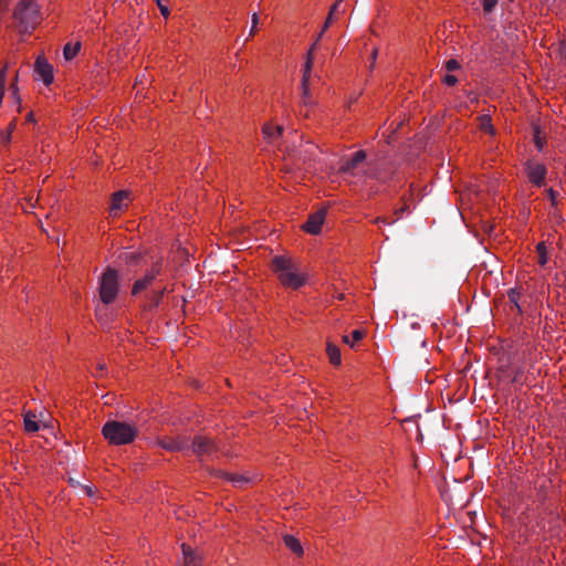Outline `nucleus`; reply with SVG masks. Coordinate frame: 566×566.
<instances>
[{
	"mask_svg": "<svg viewBox=\"0 0 566 566\" xmlns=\"http://www.w3.org/2000/svg\"><path fill=\"white\" fill-rule=\"evenodd\" d=\"M251 22H252V27H251V30H250V36H254L255 33H256V30H258V24H259V15H258V13H253L252 14Z\"/></svg>",
	"mask_w": 566,
	"mask_h": 566,
	"instance_id": "27",
	"label": "nucleus"
},
{
	"mask_svg": "<svg viewBox=\"0 0 566 566\" xmlns=\"http://www.w3.org/2000/svg\"><path fill=\"white\" fill-rule=\"evenodd\" d=\"M479 128L490 135L494 134V128L491 122V117L483 115L479 117Z\"/></svg>",
	"mask_w": 566,
	"mask_h": 566,
	"instance_id": "22",
	"label": "nucleus"
},
{
	"mask_svg": "<svg viewBox=\"0 0 566 566\" xmlns=\"http://www.w3.org/2000/svg\"><path fill=\"white\" fill-rule=\"evenodd\" d=\"M11 88H12V95H13L15 102H17V105H18V113H20L21 112V99H20V96H19V93H18V87L15 86V84H13L11 86Z\"/></svg>",
	"mask_w": 566,
	"mask_h": 566,
	"instance_id": "30",
	"label": "nucleus"
},
{
	"mask_svg": "<svg viewBox=\"0 0 566 566\" xmlns=\"http://www.w3.org/2000/svg\"><path fill=\"white\" fill-rule=\"evenodd\" d=\"M525 174L530 182L534 186L542 187L545 185L547 169L543 164L535 160L526 161Z\"/></svg>",
	"mask_w": 566,
	"mask_h": 566,
	"instance_id": "7",
	"label": "nucleus"
},
{
	"mask_svg": "<svg viewBox=\"0 0 566 566\" xmlns=\"http://www.w3.org/2000/svg\"><path fill=\"white\" fill-rule=\"evenodd\" d=\"M161 271V260H157L153 263V266L144 277L137 280L133 286V294H137L148 287L151 282L157 277Z\"/></svg>",
	"mask_w": 566,
	"mask_h": 566,
	"instance_id": "9",
	"label": "nucleus"
},
{
	"mask_svg": "<svg viewBox=\"0 0 566 566\" xmlns=\"http://www.w3.org/2000/svg\"><path fill=\"white\" fill-rule=\"evenodd\" d=\"M518 298H520V292L517 290H511L509 292V300H510V302L513 303L518 311H521L520 305L517 303Z\"/></svg>",
	"mask_w": 566,
	"mask_h": 566,
	"instance_id": "26",
	"label": "nucleus"
},
{
	"mask_svg": "<svg viewBox=\"0 0 566 566\" xmlns=\"http://www.w3.org/2000/svg\"><path fill=\"white\" fill-rule=\"evenodd\" d=\"M17 128V118H13L6 129L0 132V140L2 144L8 145L11 142L12 133Z\"/></svg>",
	"mask_w": 566,
	"mask_h": 566,
	"instance_id": "18",
	"label": "nucleus"
},
{
	"mask_svg": "<svg viewBox=\"0 0 566 566\" xmlns=\"http://www.w3.org/2000/svg\"><path fill=\"white\" fill-rule=\"evenodd\" d=\"M536 251H537V254H538V264L541 266L546 265V263L548 261V255H547V249H546L545 243L544 242H539L536 245Z\"/></svg>",
	"mask_w": 566,
	"mask_h": 566,
	"instance_id": "23",
	"label": "nucleus"
},
{
	"mask_svg": "<svg viewBox=\"0 0 566 566\" xmlns=\"http://www.w3.org/2000/svg\"><path fill=\"white\" fill-rule=\"evenodd\" d=\"M128 201L129 192L122 190L114 193L111 201V213L114 217L117 216L124 208L128 206Z\"/></svg>",
	"mask_w": 566,
	"mask_h": 566,
	"instance_id": "13",
	"label": "nucleus"
},
{
	"mask_svg": "<svg viewBox=\"0 0 566 566\" xmlns=\"http://www.w3.org/2000/svg\"><path fill=\"white\" fill-rule=\"evenodd\" d=\"M343 0H337L329 9V12L327 14V18L324 22V25L322 28V31L317 35L315 42L312 44L310 50L306 54V61L303 70V77H302V97H303V104L305 106L312 105V99L310 96V87L308 82L311 77V72L314 63V51L316 50L318 42L321 41L324 32L329 28V25L338 19V15L340 13H344L345 10L342 8Z\"/></svg>",
	"mask_w": 566,
	"mask_h": 566,
	"instance_id": "1",
	"label": "nucleus"
},
{
	"mask_svg": "<svg viewBox=\"0 0 566 566\" xmlns=\"http://www.w3.org/2000/svg\"><path fill=\"white\" fill-rule=\"evenodd\" d=\"M304 116H305V117H308V116H310L308 111H306V112L304 113Z\"/></svg>",
	"mask_w": 566,
	"mask_h": 566,
	"instance_id": "40",
	"label": "nucleus"
},
{
	"mask_svg": "<svg viewBox=\"0 0 566 566\" xmlns=\"http://www.w3.org/2000/svg\"><path fill=\"white\" fill-rule=\"evenodd\" d=\"M442 82H443L444 84L449 85V86H452V85H454V84L458 82V80H457V77H455V76H453V75L446 74V75L443 76V78H442Z\"/></svg>",
	"mask_w": 566,
	"mask_h": 566,
	"instance_id": "31",
	"label": "nucleus"
},
{
	"mask_svg": "<svg viewBox=\"0 0 566 566\" xmlns=\"http://www.w3.org/2000/svg\"><path fill=\"white\" fill-rule=\"evenodd\" d=\"M135 253L134 252H125V259L126 260H130L132 258H134Z\"/></svg>",
	"mask_w": 566,
	"mask_h": 566,
	"instance_id": "37",
	"label": "nucleus"
},
{
	"mask_svg": "<svg viewBox=\"0 0 566 566\" xmlns=\"http://www.w3.org/2000/svg\"><path fill=\"white\" fill-rule=\"evenodd\" d=\"M376 57H377V51L374 49L371 52V65H374Z\"/></svg>",
	"mask_w": 566,
	"mask_h": 566,
	"instance_id": "36",
	"label": "nucleus"
},
{
	"mask_svg": "<svg viewBox=\"0 0 566 566\" xmlns=\"http://www.w3.org/2000/svg\"><path fill=\"white\" fill-rule=\"evenodd\" d=\"M80 49L81 44L78 42L74 44L67 43L63 49L65 60H72L73 57H75Z\"/></svg>",
	"mask_w": 566,
	"mask_h": 566,
	"instance_id": "21",
	"label": "nucleus"
},
{
	"mask_svg": "<svg viewBox=\"0 0 566 566\" xmlns=\"http://www.w3.org/2000/svg\"><path fill=\"white\" fill-rule=\"evenodd\" d=\"M446 69L450 72L455 71V70L460 69V64L457 60L451 59L446 62Z\"/></svg>",
	"mask_w": 566,
	"mask_h": 566,
	"instance_id": "29",
	"label": "nucleus"
},
{
	"mask_svg": "<svg viewBox=\"0 0 566 566\" xmlns=\"http://www.w3.org/2000/svg\"><path fill=\"white\" fill-rule=\"evenodd\" d=\"M118 294V276L114 270H106L99 281V298L104 305L115 301Z\"/></svg>",
	"mask_w": 566,
	"mask_h": 566,
	"instance_id": "6",
	"label": "nucleus"
},
{
	"mask_svg": "<svg viewBox=\"0 0 566 566\" xmlns=\"http://www.w3.org/2000/svg\"><path fill=\"white\" fill-rule=\"evenodd\" d=\"M156 3L158 6V9L161 13V15L167 19L170 14V10L168 7L169 1L168 0H156Z\"/></svg>",
	"mask_w": 566,
	"mask_h": 566,
	"instance_id": "25",
	"label": "nucleus"
},
{
	"mask_svg": "<svg viewBox=\"0 0 566 566\" xmlns=\"http://www.w3.org/2000/svg\"><path fill=\"white\" fill-rule=\"evenodd\" d=\"M161 446L170 451H180L186 449V444L180 440H171L169 442H163Z\"/></svg>",
	"mask_w": 566,
	"mask_h": 566,
	"instance_id": "24",
	"label": "nucleus"
},
{
	"mask_svg": "<svg viewBox=\"0 0 566 566\" xmlns=\"http://www.w3.org/2000/svg\"><path fill=\"white\" fill-rule=\"evenodd\" d=\"M34 72L38 76V80L42 81L45 85L53 83V67L44 56L40 55L36 57L34 63Z\"/></svg>",
	"mask_w": 566,
	"mask_h": 566,
	"instance_id": "8",
	"label": "nucleus"
},
{
	"mask_svg": "<svg viewBox=\"0 0 566 566\" xmlns=\"http://www.w3.org/2000/svg\"><path fill=\"white\" fill-rule=\"evenodd\" d=\"M102 433L111 444L123 446L135 440L138 428L133 423L113 420L103 426Z\"/></svg>",
	"mask_w": 566,
	"mask_h": 566,
	"instance_id": "5",
	"label": "nucleus"
},
{
	"mask_svg": "<svg viewBox=\"0 0 566 566\" xmlns=\"http://www.w3.org/2000/svg\"><path fill=\"white\" fill-rule=\"evenodd\" d=\"M165 293V290H161L159 292H157L155 295H154V305H158L159 302H160V298L163 296V294Z\"/></svg>",
	"mask_w": 566,
	"mask_h": 566,
	"instance_id": "32",
	"label": "nucleus"
},
{
	"mask_svg": "<svg viewBox=\"0 0 566 566\" xmlns=\"http://www.w3.org/2000/svg\"><path fill=\"white\" fill-rule=\"evenodd\" d=\"M213 450V442L206 437H198L192 442V451L198 455L210 454Z\"/></svg>",
	"mask_w": 566,
	"mask_h": 566,
	"instance_id": "14",
	"label": "nucleus"
},
{
	"mask_svg": "<svg viewBox=\"0 0 566 566\" xmlns=\"http://www.w3.org/2000/svg\"><path fill=\"white\" fill-rule=\"evenodd\" d=\"M24 429L28 432H36L40 429V426L36 421V416L32 412H28L24 416Z\"/></svg>",
	"mask_w": 566,
	"mask_h": 566,
	"instance_id": "19",
	"label": "nucleus"
},
{
	"mask_svg": "<svg viewBox=\"0 0 566 566\" xmlns=\"http://www.w3.org/2000/svg\"><path fill=\"white\" fill-rule=\"evenodd\" d=\"M365 336V333L360 329H355L352 332V334L348 336V335H345L343 337V340L344 343L348 344L350 347H354V345L361 340Z\"/></svg>",
	"mask_w": 566,
	"mask_h": 566,
	"instance_id": "20",
	"label": "nucleus"
},
{
	"mask_svg": "<svg viewBox=\"0 0 566 566\" xmlns=\"http://www.w3.org/2000/svg\"><path fill=\"white\" fill-rule=\"evenodd\" d=\"M182 559L180 566H201V556L187 544L181 545Z\"/></svg>",
	"mask_w": 566,
	"mask_h": 566,
	"instance_id": "12",
	"label": "nucleus"
},
{
	"mask_svg": "<svg viewBox=\"0 0 566 566\" xmlns=\"http://www.w3.org/2000/svg\"><path fill=\"white\" fill-rule=\"evenodd\" d=\"M380 221L382 222L384 220L380 219V218H376V220H375V222H377V223L380 222Z\"/></svg>",
	"mask_w": 566,
	"mask_h": 566,
	"instance_id": "39",
	"label": "nucleus"
},
{
	"mask_svg": "<svg viewBox=\"0 0 566 566\" xmlns=\"http://www.w3.org/2000/svg\"><path fill=\"white\" fill-rule=\"evenodd\" d=\"M25 120L29 122V123H33L34 122V115L32 112H30L27 117H25Z\"/></svg>",
	"mask_w": 566,
	"mask_h": 566,
	"instance_id": "35",
	"label": "nucleus"
},
{
	"mask_svg": "<svg viewBox=\"0 0 566 566\" xmlns=\"http://www.w3.org/2000/svg\"><path fill=\"white\" fill-rule=\"evenodd\" d=\"M497 0H483L484 12H491L496 6Z\"/></svg>",
	"mask_w": 566,
	"mask_h": 566,
	"instance_id": "28",
	"label": "nucleus"
},
{
	"mask_svg": "<svg viewBox=\"0 0 566 566\" xmlns=\"http://www.w3.org/2000/svg\"><path fill=\"white\" fill-rule=\"evenodd\" d=\"M366 154L363 150H358L354 153L349 158H347L340 166V170L343 172L355 174V171L359 168V166L365 161Z\"/></svg>",
	"mask_w": 566,
	"mask_h": 566,
	"instance_id": "10",
	"label": "nucleus"
},
{
	"mask_svg": "<svg viewBox=\"0 0 566 566\" xmlns=\"http://www.w3.org/2000/svg\"><path fill=\"white\" fill-rule=\"evenodd\" d=\"M548 197L553 205H556V192L553 189L547 190Z\"/></svg>",
	"mask_w": 566,
	"mask_h": 566,
	"instance_id": "33",
	"label": "nucleus"
},
{
	"mask_svg": "<svg viewBox=\"0 0 566 566\" xmlns=\"http://www.w3.org/2000/svg\"><path fill=\"white\" fill-rule=\"evenodd\" d=\"M227 480H229L234 486L242 488L248 484L252 479L245 474L239 473H224Z\"/></svg>",
	"mask_w": 566,
	"mask_h": 566,
	"instance_id": "17",
	"label": "nucleus"
},
{
	"mask_svg": "<svg viewBox=\"0 0 566 566\" xmlns=\"http://www.w3.org/2000/svg\"><path fill=\"white\" fill-rule=\"evenodd\" d=\"M283 542L285 546L295 555L302 556L303 555V546L298 538H296L293 535H285L283 537Z\"/></svg>",
	"mask_w": 566,
	"mask_h": 566,
	"instance_id": "15",
	"label": "nucleus"
},
{
	"mask_svg": "<svg viewBox=\"0 0 566 566\" xmlns=\"http://www.w3.org/2000/svg\"><path fill=\"white\" fill-rule=\"evenodd\" d=\"M535 144H536V147H537L538 150L543 149V143H542L541 138L537 135L535 136Z\"/></svg>",
	"mask_w": 566,
	"mask_h": 566,
	"instance_id": "34",
	"label": "nucleus"
},
{
	"mask_svg": "<svg viewBox=\"0 0 566 566\" xmlns=\"http://www.w3.org/2000/svg\"><path fill=\"white\" fill-rule=\"evenodd\" d=\"M271 266L280 283L285 287L296 290L306 282V275L290 256L275 255L271 261Z\"/></svg>",
	"mask_w": 566,
	"mask_h": 566,
	"instance_id": "2",
	"label": "nucleus"
},
{
	"mask_svg": "<svg viewBox=\"0 0 566 566\" xmlns=\"http://www.w3.org/2000/svg\"><path fill=\"white\" fill-rule=\"evenodd\" d=\"M264 138L273 145H276L282 151L292 154L295 150L296 144L302 142V137L297 132L285 133L283 127L273 123H268L263 126Z\"/></svg>",
	"mask_w": 566,
	"mask_h": 566,
	"instance_id": "3",
	"label": "nucleus"
},
{
	"mask_svg": "<svg viewBox=\"0 0 566 566\" xmlns=\"http://www.w3.org/2000/svg\"><path fill=\"white\" fill-rule=\"evenodd\" d=\"M326 353L329 363L334 366H339L342 363V355L339 348L333 343H327Z\"/></svg>",
	"mask_w": 566,
	"mask_h": 566,
	"instance_id": "16",
	"label": "nucleus"
},
{
	"mask_svg": "<svg viewBox=\"0 0 566 566\" xmlns=\"http://www.w3.org/2000/svg\"><path fill=\"white\" fill-rule=\"evenodd\" d=\"M96 315H97L98 318H101V316H102V308L101 307H97Z\"/></svg>",
	"mask_w": 566,
	"mask_h": 566,
	"instance_id": "38",
	"label": "nucleus"
},
{
	"mask_svg": "<svg viewBox=\"0 0 566 566\" xmlns=\"http://www.w3.org/2000/svg\"><path fill=\"white\" fill-rule=\"evenodd\" d=\"M324 219H325V211L319 210L316 213L311 214L308 217L307 221L303 224V229L307 233L317 234L322 229Z\"/></svg>",
	"mask_w": 566,
	"mask_h": 566,
	"instance_id": "11",
	"label": "nucleus"
},
{
	"mask_svg": "<svg viewBox=\"0 0 566 566\" xmlns=\"http://www.w3.org/2000/svg\"><path fill=\"white\" fill-rule=\"evenodd\" d=\"M13 18L20 32H30L41 21L40 6L36 0H20L13 11Z\"/></svg>",
	"mask_w": 566,
	"mask_h": 566,
	"instance_id": "4",
	"label": "nucleus"
}]
</instances>
